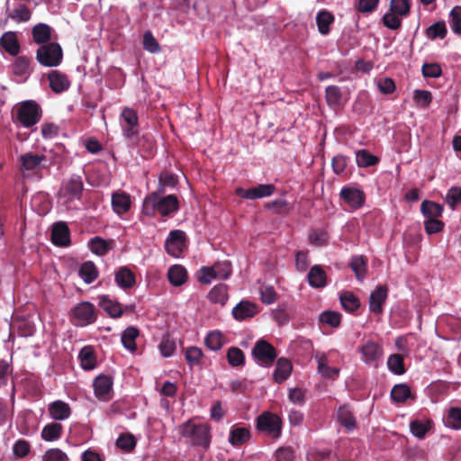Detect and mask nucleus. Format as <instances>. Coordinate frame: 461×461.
I'll list each match as a JSON object with an SVG mask.
<instances>
[{
    "mask_svg": "<svg viewBox=\"0 0 461 461\" xmlns=\"http://www.w3.org/2000/svg\"><path fill=\"white\" fill-rule=\"evenodd\" d=\"M178 210L179 201L175 194L160 196V193L152 192L144 198L141 212L149 217H153L157 213L167 217Z\"/></svg>",
    "mask_w": 461,
    "mask_h": 461,
    "instance_id": "obj_1",
    "label": "nucleus"
},
{
    "mask_svg": "<svg viewBox=\"0 0 461 461\" xmlns=\"http://www.w3.org/2000/svg\"><path fill=\"white\" fill-rule=\"evenodd\" d=\"M122 119L126 123L122 126L123 135L131 145L137 147H144L147 144V149H152L153 140L150 136L143 135L139 137V117L137 112L132 108L125 107L122 112Z\"/></svg>",
    "mask_w": 461,
    "mask_h": 461,
    "instance_id": "obj_2",
    "label": "nucleus"
},
{
    "mask_svg": "<svg viewBox=\"0 0 461 461\" xmlns=\"http://www.w3.org/2000/svg\"><path fill=\"white\" fill-rule=\"evenodd\" d=\"M15 121L23 128H32L42 118V109L34 100H25L18 103L14 108Z\"/></svg>",
    "mask_w": 461,
    "mask_h": 461,
    "instance_id": "obj_3",
    "label": "nucleus"
},
{
    "mask_svg": "<svg viewBox=\"0 0 461 461\" xmlns=\"http://www.w3.org/2000/svg\"><path fill=\"white\" fill-rule=\"evenodd\" d=\"M179 432L194 446H201L204 448L210 446V427L205 424H194L188 420L180 426Z\"/></svg>",
    "mask_w": 461,
    "mask_h": 461,
    "instance_id": "obj_4",
    "label": "nucleus"
},
{
    "mask_svg": "<svg viewBox=\"0 0 461 461\" xmlns=\"http://www.w3.org/2000/svg\"><path fill=\"white\" fill-rule=\"evenodd\" d=\"M63 59V50L55 41L39 46L36 50V60L43 67H58Z\"/></svg>",
    "mask_w": 461,
    "mask_h": 461,
    "instance_id": "obj_5",
    "label": "nucleus"
},
{
    "mask_svg": "<svg viewBox=\"0 0 461 461\" xmlns=\"http://www.w3.org/2000/svg\"><path fill=\"white\" fill-rule=\"evenodd\" d=\"M97 320V312L95 305L84 301L70 310V321L74 326L86 327Z\"/></svg>",
    "mask_w": 461,
    "mask_h": 461,
    "instance_id": "obj_6",
    "label": "nucleus"
},
{
    "mask_svg": "<svg viewBox=\"0 0 461 461\" xmlns=\"http://www.w3.org/2000/svg\"><path fill=\"white\" fill-rule=\"evenodd\" d=\"M251 354L256 363L264 367L271 366L277 357L276 348L263 339L255 343Z\"/></svg>",
    "mask_w": 461,
    "mask_h": 461,
    "instance_id": "obj_7",
    "label": "nucleus"
},
{
    "mask_svg": "<svg viewBox=\"0 0 461 461\" xmlns=\"http://www.w3.org/2000/svg\"><path fill=\"white\" fill-rule=\"evenodd\" d=\"M84 191V183L82 177L77 175H72L68 179L64 180L59 191L60 197L67 198L69 201L80 200Z\"/></svg>",
    "mask_w": 461,
    "mask_h": 461,
    "instance_id": "obj_8",
    "label": "nucleus"
},
{
    "mask_svg": "<svg viewBox=\"0 0 461 461\" xmlns=\"http://www.w3.org/2000/svg\"><path fill=\"white\" fill-rule=\"evenodd\" d=\"M257 429L267 432L272 438L281 435L282 420L271 412H264L257 418Z\"/></svg>",
    "mask_w": 461,
    "mask_h": 461,
    "instance_id": "obj_9",
    "label": "nucleus"
},
{
    "mask_svg": "<svg viewBox=\"0 0 461 461\" xmlns=\"http://www.w3.org/2000/svg\"><path fill=\"white\" fill-rule=\"evenodd\" d=\"M185 248L186 236L185 231L181 230H171L165 242L166 251L169 255L177 258L182 254Z\"/></svg>",
    "mask_w": 461,
    "mask_h": 461,
    "instance_id": "obj_10",
    "label": "nucleus"
},
{
    "mask_svg": "<svg viewBox=\"0 0 461 461\" xmlns=\"http://www.w3.org/2000/svg\"><path fill=\"white\" fill-rule=\"evenodd\" d=\"M276 191V186L272 184H260L255 187L244 189L242 187H237L235 194L248 200H255L264 197L271 196Z\"/></svg>",
    "mask_w": 461,
    "mask_h": 461,
    "instance_id": "obj_11",
    "label": "nucleus"
},
{
    "mask_svg": "<svg viewBox=\"0 0 461 461\" xmlns=\"http://www.w3.org/2000/svg\"><path fill=\"white\" fill-rule=\"evenodd\" d=\"M359 352L361 354V359L370 366H377V362L382 358L384 349L381 345L373 341L367 340L359 347Z\"/></svg>",
    "mask_w": 461,
    "mask_h": 461,
    "instance_id": "obj_12",
    "label": "nucleus"
},
{
    "mask_svg": "<svg viewBox=\"0 0 461 461\" xmlns=\"http://www.w3.org/2000/svg\"><path fill=\"white\" fill-rule=\"evenodd\" d=\"M339 196L353 210L362 207L366 200L365 193L362 190L349 185L341 188Z\"/></svg>",
    "mask_w": 461,
    "mask_h": 461,
    "instance_id": "obj_13",
    "label": "nucleus"
},
{
    "mask_svg": "<svg viewBox=\"0 0 461 461\" xmlns=\"http://www.w3.org/2000/svg\"><path fill=\"white\" fill-rule=\"evenodd\" d=\"M95 395L101 401L112 399L113 379L109 375H100L93 382Z\"/></svg>",
    "mask_w": 461,
    "mask_h": 461,
    "instance_id": "obj_14",
    "label": "nucleus"
},
{
    "mask_svg": "<svg viewBox=\"0 0 461 461\" xmlns=\"http://www.w3.org/2000/svg\"><path fill=\"white\" fill-rule=\"evenodd\" d=\"M51 241L58 247H68L70 245V230L64 221H58L52 225Z\"/></svg>",
    "mask_w": 461,
    "mask_h": 461,
    "instance_id": "obj_15",
    "label": "nucleus"
},
{
    "mask_svg": "<svg viewBox=\"0 0 461 461\" xmlns=\"http://www.w3.org/2000/svg\"><path fill=\"white\" fill-rule=\"evenodd\" d=\"M388 296V288L386 285L376 287L370 294L369 310L375 314H381L384 311L383 305Z\"/></svg>",
    "mask_w": 461,
    "mask_h": 461,
    "instance_id": "obj_16",
    "label": "nucleus"
},
{
    "mask_svg": "<svg viewBox=\"0 0 461 461\" xmlns=\"http://www.w3.org/2000/svg\"><path fill=\"white\" fill-rule=\"evenodd\" d=\"M0 49L4 50L10 56H17L21 50L17 32L9 31L3 33L0 37Z\"/></svg>",
    "mask_w": 461,
    "mask_h": 461,
    "instance_id": "obj_17",
    "label": "nucleus"
},
{
    "mask_svg": "<svg viewBox=\"0 0 461 461\" xmlns=\"http://www.w3.org/2000/svg\"><path fill=\"white\" fill-rule=\"evenodd\" d=\"M52 32L49 24L39 23L32 28V41L39 46L52 42Z\"/></svg>",
    "mask_w": 461,
    "mask_h": 461,
    "instance_id": "obj_18",
    "label": "nucleus"
},
{
    "mask_svg": "<svg viewBox=\"0 0 461 461\" xmlns=\"http://www.w3.org/2000/svg\"><path fill=\"white\" fill-rule=\"evenodd\" d=\"M258 312V305L249 301L240 302L232 310V315L238 321H243L248 318H252Z\"/></svg>",
    "mask_w": 461,
    "mask_h": 461,
    "instance_id": "obj_19",
    "label": "nucleus"
},
{
    "mask_svg": "<svg viewBox=\"0 0 461 461\" xmlns=\"http://www.w3.org/2000/svg\"><path fill=\"white\" fill-rule=\"evenodd\" d=\"M48 79L50 81V87L57 94H60L68 90L70 86V82L68 77L58 70H52L48 75Z\"/></svg>",
    "mask_w": 461,
    "mask_h": 461,
    "instance_id": "obj_20",
    "label": "nucleus"
},
{
    "mask_svg": "<svg viewBox=\"0 0 461 461\" xmlns=\"http://www.w3.org/2000/svg\"><path fill=\"white\" fill-rule=\"evenodd\" d=\"M131 196L125 192H116L112 195V206L113 211L121 215L131 209Z\"/></svg>",
    "mask_w": 461,
    "mask_h": 461,
    "instance_id": "obj_21",
    "label": "nucleus"
},
{
    "mask_svg": "<svg viewBox=\"0 0 461 461\" xmlns=\"http://www.w3.org/2000/svg\"><path fill=\"white\" fill-rule=\"evenodd\" d=\"M114 279L118 286L124 290L131 288L136 283L134 273L127 267H119Z\"/></svg>",
    "mask_w": 461,
    "mask_h": 461,
    "instance_id": "obj_22",
    "label": "nucleus"
},
{
    "mask_svg": "<svg viewBox=\"0 0 461 461\" xmlns=\"http://www.w3.org/2000/svg\"><path fill=\"white\" fill-rule=\"evenodd\" d=\"M292 370V363L287 358L280 357L276 361V369L274 371V381L277 384H282L290 376Z\"/></svg>",
    "mask_w": 461,
    "mask_h": 461,
    "instance_id": "obj_23",
    "label": "nucleus"
},
{
    "mask_svg": "<svg viewBox=\"0 0 461 461\" xmlns=\"http://www.w3.org/2000/svg\"><path fill=\"white\" fill-rule=\"evenodd\" d=\"M307 279L309 285L314 288H322L327 285V275L319 265H315L310 269Z\"/></svg>",
    "mask_w": 461,
    "mask_h": 461,
    "instance_id": "obj_24",
    "label": "nucleus"
},
{
    "mask_svg": "<svg viewBox=\"0 0 461 461\" xmlns=\"http://www.w3.org/2000/svg\"><path fill=\"white\" fill-rule=\"evenodd\" d=\"M46 159L44 155H37L27 152L20 157L21 169L24 171H34L39 168L42 161Z\"/></svg>",
    "mask_w": 461,
    "mask_h": 461,
    "instance_id": "obj_25",
    "label": "nucleus"
},
{
    "mask_svg": "<svg viewBox=\"0 0 461 461\" xmlns=\"http://www.w3.org/2000/svg\"><path fill=\"white\" fill-rule=\"evenodd\" d=\"M99 306L112 318H119L122 315V308L118 302L112 301L107 295H100Z\"/></svg>",
    "mask_w": 461,
    "mask_h": 461,
    "instance_id": "obj_26",
    "label": "nucleus"
},
{
    "mask_svg": "<svg viewBox=\"0 0 461 461\" xmlns=\"http://www.w3.org/2000/svg\"><path fill=\"white\" fill-rule=\"evenodd\" d=\"M49 412L52 419L56 420H63L70 416L71 410L67 402L55 401L50 404Z\"/></svg>",
    "mask_w": 461,
    "mask_h": 461,
    "instance_id": "obj_27",
    "label": "nucleus"
},
{
    "mask_svg": "<svg viewBox=\"0 0 461 461\" xmlns=\"http://www.w3.org/2000/svg\"><path fill=\"white\" fill-rule=\"evenodd\" d=\"M338 421L347 430L351 431L356 428V419L348 405L340 406L337 411Z\"/></svg>",
    "mask_w": 461,
    "mask_h": 461,
    "instance_id": "obj_28",
    "label": "nucleus"
},
{
    "mask_svg": "<svg viewBox=\"0 0 461 461\" xmlns=\"http://www.w3.org/2000/svg\"><path fill=\"white\" fill-rule=\"evenodd\" d=\"M250 431L245 427L232 428L230 431L229 442L234 447H240L249 441Z\"/></svg>",
    "mask_w": 461,
    "mask_h": 461,
    "instance_id": "obj_29",
    "label": "nucleus"
},
{
    "mask_svg": "<svg viewBox=\"0 0 461 461\" xmlns=\"http://www.w3.org/2000/svg\"><path fill=\"white\" fill-rule=\"evenodd\" d=\"M334 15L327 11V10H321L317 14L316 16V23L318 26V30L321 34L327 35L330 32V24L334 23Z\"/></svg>",
    "mask_w": 461,
    "mask_h": 461,
    "instance_id": "obj_30",
    "label": "nucleus"
},
{
    "mask_svg": "<svg viewBox=\"0 0 461 461\" xmlns=\"http://www.w3.org/2000/svg\"><path fill=\"white\" fill-rule=\"evenodd\" d=\"M167 277L170 284L174 286H180L187 280V272L180 265H175L168 269Z\"/></svg>",
    "mask_w": 461,
    "mask_h": 461,
    "instance_id": "obj_31",
    "label": "nucleus"
},
{
    "mask_svg": "<svg viewBox=\"0 0 461 461\" xmlns=\"http://www.w3.org/2000/svg\"><path fill=\"white\" fill-rule=\"evenodd\" d=\"M113 240L107 241L100 237H95L90 240L89 248L93 253L104 256L113 249Z\"/></svg>",
    "mask_w": 461,
    "mask_h": 461,
    "instance_id": "obj_32",
    "label": "nucleus"
},
{
    "mask_svg": "<svg viewBox=\"0 0 461 461\" xmlns=\"http://www.w3.org/2000/svg\"><path fill=\"white\" fill-rule=\"evenodd\" d=\"M79 359L85 370H92L96 366V357L92 347H84L79 352Z\"/></svg>",
    "mask_w": 461,
    "mask_h": 461,
    "instance_id": "obj_33",
    "label": "nucleus"
},
{
    "mask_svg": "<svg viewBox=\"0 0 461 461\" xmlns=\"http://www.w3.org/2000/svg\"><path fill=\"white\" fill-rule=\"evenodd\" d=\"M78 274L86 284H91L98 277V270L92 261L84 262L79 267Z\"/></svg>",
    "mask_w": 461,
    "mask_h": 461,
    "instance_id": "obj_34",
    "label": "nucleus"
},
{
    "mask_svg": "<svg viewBox=\"0 0 461 461\" xmlns=\"http://www.w3.org/2000/svg\"><path fill=\"white\" fill-rule=\"evenodd\" d=\"M63 431V426L58 422H52L45 425L41 430V438L45 441H55L60 438Z\"/></svg>",
    "mask_w": 461,
    "mask_h": 461,
    "instance_id": "obj_35",
    "label": "nucleus"
},
{
    "mask_svg": "<svg viewBox=\"0 0 461 461\" xmlns=\"http://www.w3.org/2000/svg\"><path fill=\"white\" fill-rule=\"evenodd\" d=\"M420 211L427 220L437 219L441 216L443 212V207L439 203L432 201L425 200L421 203Z\"/></svg>",
    "mask_w": 461,
    "mask_h": 461,
    "instance_id": "obj_36",
    "label": "nucleus"
},
{
    "mask_svg": "<svg viewBox=\"0 0 461 461\" xmlns=\"http://www.w3.org/2000/svg\"><path fill=\"white\" fill-rule=\"evenodd\" d=\"M318 372L325 378L334 379L339 375V369L329 366V361L325 355L317 357Z\"/></svg>",
    "mask_w": 461,
    "mask_h": 461,
    "instance_id": "obj_37",
    "label": "nucleus"
},
{
    "mask_svg": "<svg viewBox=\"0 0 461 461\" xmlns=\"http://www.w3.org/2000/svg\"><path fill=\"white\" fill-rule=\"evenodd\" d=\"M325 99L330 107H339L342 104V93L338 86H329L325 89Z\"/></svg>",
    "mask_w": 461,
    "mask_h": 461,
    "instance_id": "obj_38",
    "label": "nucleus"
},
{
    "mask_svg": "<svg viewBox=\"0 0 461 461\" xmlns=\"http://www.w3.org/2000/svg\"><path fill=\"white\" fill-rule=\"evenodd\" d=\"M140 332L139 330L135 327H128L122 334V343L123 347L130 351H134L137 348L136 346V339L138 338Z\"/></svg>",
    "mask_w": 461,
    "mask_h": 461,
    "instance_id": "obj_39",
    "label": "nucleus"
},
{
    "mask_svg": "<svg viewBox=\"0 0 461 461\" xmlns=\"http://www.w3.org/2000/svg\"><path fill=\"white\" fill-rule=\"evenodd\" d=\"M207 297L213 303L224 305L228 300L227 285L220 284L213 286L209 292Z\"/></svg>",
    "mask_w": 461,
    "mask_h": 461,
    "instance_id": "obj_40",
    "label": "nucleus"
},
{
    "mask_svg": "<svg viewBox=\"0 0 461 461\" xmlns=\"http://www.w3.org/2000/svg\"><path fill=\"white\" fill-rule=\"evenodd\" d=\"M339 299L342 308L348 312H353L360 307L359 299L352 292L342 293Z\"/></svg>",
    "mask_w": 461,
    "mask_h": 461,
    "instance_id": "obj_41",
    "label": "nucleus"
},
{
    "mask_svg": "<svg viewBox=\"0 0 461 461\" xmlns=\"http://www.w3.org/2000/svg\"><path fill=\"white\" fill-rule=\"evenodd\" d=\"M367 260L364 256H355L350 260V267L358 280H363L366 273Z\"/></svg>",
    "mask_w": 461,
    "mask_h": 461,
    "instance_id": "obj_42",
    "label": "nucleus"
},
{
    "mask_svg": "<svg viewBox=\"0 0 461 461\" xmlns=\"http://www.w3.org/2000/svg\"><path fill=\"white\" fill-rule=\"evenodd\" d=\"M447 34V29L444 21L437 22L426 29V36L432 41L438 38L444 39Z\"/></svg>",
    "mask_w": 461,
    "mask_h": 461,
    "instance_id": "obj_43",
    "label": "nucleus"
},
{
    "mask_svg": "<svg viewBox=\"0 0 461 461\" xmlns=\"http://www.w3.org/2000/svg\"><path fill=\"white\" fill-rule=\"evenodd\" d=\"M431 420H414L410 423V430L413 436L422 438L431 428Z\"/></svg>",
    "mask_w": 461,
    "mask_h": 461,
    "instance_id": "obj_44",
    "label": "nucleus"
},
{
    "mask_svg": "<svg viewBox=\"0 0 461 461\" xmlns=\"http://www.w3.org/2000/svg\"><path fill=\"white\" fill-rule=\"evenodd\" d=\"M411 397V389L405 384H396L391 391V398L395 402H404L408 398Z\"/></svg>",
    "mask_w": 461,
    "mask_h": 461,
    "instance_id": "obj_45",
    "label": "nucleus"
},
{
    "mask_svg": "<svg viewBox=\"0 0 461 461\" xmlns=\"http://www.w3.org/2000/svg\"><path fill=\"white\" fill-rule=\"evenodd\" d=\"M357 164L360 167H368L378 163L379 159L376 156L372 155L366 149H361L356 153Z\"/></svg>",
    "mask_w": 461,
    "mask_h": 461,
    "instance_id": "obj_46",
    "label": "nucleus"
},
{
    "mask_svg": "<svg viewBox=\"0 0 461 461\" xmlns=\"http://www.w3.org/2000/svg\"><path fill=\"white\" fill-rule=\"evenodd\" d=\"M227 360L232 367L243 366L245 364V355L243 351L237 347H230L227 350Z\"/></svg>",
    "mask_w": 461,
    "mask_h": 461,
    "instance_id": "obj_47",
    "label": "nucleus"
},
{
    "mask_svg": "<svg viewBox=\"0 0 461 461\" xmlns=\"http://www.w3.org/2000/svg\"><path fill=\"white\" fill-rule=\"evenodd\" d=\"M31 59L27 56H19L13 63V72L16 76H24L29 73Z\"/></svg>",
    "mask_w": 461,
    "mask_h": 461,
    "instance_id": "obj_48",
    "label": "nucleus"
},
{
    "mask_svg": "<svg viewBox=\"0 0 461 461\" xmlns=\"http://www.w3.org/2000/svg\"><path fill=\"white\" fill-rule=\"evenodd\" d=\"M388 368L395 375L405 373L403 357L401 354H393L387 360Z\"/></svg>",
    "mask_w": 461,
    "mask_h": 461,
    "instance_id": "obj_49",
    "label": "nucleus"
},
{
    "mask_svg": "<svg viewBox=\"0 0 461 461\" xmlns=\"http://www.w3.org/2000/svg\"><path fill=\"white\" fill-rule=\"evenodd\" d=\"M448 23L453 32L461 35V5H456L451 9Z\"/></svg>",
    "mask_w": 461,
    "mask_h": 461,
    "instance_id": "obj_50",
    "label": "nucleus"
},
{
    "mask_svg": "<svg viewBox=\"0 0 461 461\" xmlns=\"http://www.w3.org/2000/svg\"><path fill=\"white\" fill-rule=\"evenodd\" d=\"M203 353L200 348L189 347L185 351V357L188 365L193 367L194 366H200Z\"/></svg>",
    "mask_w": 461,
    "mask_h": 461,
    "instance_id": "obj_51",
    "label": "nucleus"
},
{
    "mask_svg": "<svg viewBox=\"0 0 461 461\" xmlns=\"http://www.w3.org/2000/svg\"><path fill=\"white\" fill-rule=\"evenodd\" d=\"M319 319L321 323L337 328L341 322V314L338 312L326 311L321 313Z\"/></svg>",
    "mask_w": 461,
    "mask_h": 461,
    "instance_id": "obj_52",
    "label": "nucleus"
},
{
    "mask_svg": "<svg viewBox=\"0 0 461 461\" xmlns=\"http://www.w3.org/2000/svg\"><path fill=\"white\" fill-rule=\"evenodd\" d=\"M159 187L157 192L164 193L165 187H175L177 184L176 176L168 171H163L158 177Z\"/></svg>",
    "mask_w": 461,
    "mask_h": 461,
    "instance_id": "obj_53",
    "label": "nucleus"
},
{
    "mask_svg": "<svg viewBox=\"0 0 461 461\" xmlns=\"http://www.w3.org/2000/svg\"><path fill=\"white\" fill-rule=\"evenodd\" d=\"M205 346L213 350L217 351L223 346V338L219 331H211L204 339Z\"/></svg>",
    "mask_w": 461,
    "mask_h": 461,
    "instance_id": "obj_54",
    "label": "nucleus"
},
{
    "mask_svg": "<svg viewBox=\"0 0 461 461\" xmlns=\"http://www.w3.org/2000/svg\"><path fill=\"white\" fill-rule=\"evenodd\" d=\"M446 424L454 429H461V408L451 407L449 409Z\"/></svg>",
    "mask_w": 461,
    "mask_h": 461,
    "instance_id": "obj_55",
    "label": "nucleus"
},
{
    "mask_svg": "<svg viewBox=\"0 0 461 461\" xmlns=\"http://www.w3.org/2000/svg\"><path fill=\"white\" fill-rule=\"evenodd\" d=\"M116 446L125 452H131L136 447V439L133 435L124 433L117 438Z\"/></svg>",
    "mask_w": 461,
    "mask_h": 461,
    "instance_id": "obj_56",
    "label": "nucleus"
},
{
    "mask_svg": "<svg viewBox=\"0 0 461 461\" xmlns=\"http://www.w3.org/2000/svg\"><path fill=\"white\" fill-rule=\"evenodd\" d=\"M411 4L409 0H391L390 11L394 14L407 16L410 13Z\"/></svg>",
    "mask_w": 461,
    "mask_h": 461,
    "instance_id": "obj_57",
    "label": "nucleus"
},
{
    "mask_svg": "<svg viewBox=\"0 0 461 461\" xmlns=\"http://www.w3.org/2000/svg\"><path fill=\"white\" fill-rule=\"evenodd\" d=\"M445 202L452 210H455L461 202V187L452 186L449 188L446 194Z\"/></svg>",
    "mask_w": 461,
    "mask_h": 461,
    "instance_id": "obj_58",
    "label": "nucleus"
},
{
    "mask_svg": "<svg viewBox=\"0 0 461 461\" xmlns=\"http://www.w3.org/2000/svg\"><path fill=\"white\" fill-rule=\"evenodd\" d=\"M142 43L144 50L150 53H158L161 50L159 43L150 31L144 32Z\"/></svg>",
    "mask_w": 461,
    "mask_h": 461,
    "instance_id": "obj_59",
    "label": "nucleus"
},
{
    "mask_svg": "<svg viewBox=\"0 0 461 461\" xmlns=\"http://www.w3.org/2000/svg\"><path fill=\"white\" fill-rule=\"evenodd\" d=\"M413 99L419 106L428 108L432 102V95L428 90H416Z\"/></svg>",
    "mask_w": 461,
    "mask_h": 461,
    "instance_id": "obj_60",
    "label": "nucleus"
},
{
    "mask_svg": "<svg viewBox=\"0 0 461 461\" xmlns=\"http://www.w3.org/2000/svg\"><path fill=\"white\" fill-rule=\"evenodd\" d=\"M31 450L30 443L25 439L17 440L13 447V453L17 458H23L29 455Z\"/></svg>",
    "mask_w": 461,
    "mask_h": 461,
    "instance_id": "obj_61",
    "label": "nucleus"
},
{
    "mask_svg": "<svg viewBox=\"0 0 461 461\" xmlns=\"http://www.w3.org/2000/svg\"><path fill=\"white\" fill-rule=\"evenodd\" d=\"M424 77L437 78L442 75L441 67L438 63H425L421 68Z\"/></svg>",
    "mask_w": 461,
    "mask_h": 461,
    "instance_id": "obj_62",
    "label": "nucleus"
},
{
    "mask_svg": "<svg viewBox=\"0 0 461 461\" xmlns=\"http://www.w3.org/2000/svg\"><path fill=\"white\" fill-rule=\"evenodd\" d=\"M42 461H68V457L59 448H50L42 456Z\"/></svg>",
    "mask_w": 461,
    "mask_h": 461,
    "instance_id": "obj_63",
    "label": "nucleus"
},
{
    "mask_svg": "<svg viewBox=\"0 0 461 461\" xmlns=\"http://www.w3.org/2000/svg\"><path fill=\"white\" fill-rule=\"evenodd\" d=\"M218 279H228L231 274V265L228 261L216 262L213 265Z\"/></svg>",
    "mask_w": 461,
    "mask_h": 461,
    "instance_id": "obj_64",
    "label": "nucleus"
}]
</instances>
